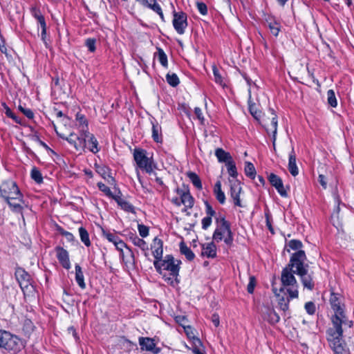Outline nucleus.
Segmentation results:
<instances>
[{"label":"nucleus","mask_w":354,"mask_h":354,"mask_svg":"<svg viewBox=\"0 0 354 354\" xmlns=\"http://www.w3.org/2000/svg\"><path fill=\"white\" fill-rule=\"evenodd\" d=\"M306 255L304 250H299L293 253L287 266L298 275L304 288L312 290L315 283L313 279V272H308L309 266L306 263Z\"/></svg>","instance_id":"obj_1"},{"label":"nucleus","mask_w":354,"mask_h":354,"mask_svg":"<svg viewBox=\"0 0 354 354\" xmlns=\"http://www.w3.org/2000/svg\"><path fill=\"white\" fill-rule=\"evenodd\" d=\"M342 326H332L327 331L328 340L335 354H349L348 349L342 339Z\"/></svg>","instance_id":"obj_2"},{"label":"nucleus","mask_w":354,"mask_h":354,"mask_svg":"<svg viewBox=\"0 0 354 354\" xmlns=\"http://www.w3.org/2000/svg\"><path fill=\"white\" fill-rule=\"evenodd\" d=\"M330 303L335 315L332 317L333 326L337 327V326H348L351 327L353 322L348 321L344 315V309L341 305L340 298L337 295L332 293L330 298Z\"/></svg>","instance_id":"obj_3"},{"label":"nucleus","mask_w":354,"mask_h":354,"mask_svg":"<svg viewBox=\"0 0 354 354\" xmlns=\"http://www.w3.org/2000/svg\"><path fill=\"white\" fill-rule=\"evenodd\" d=\"M218 225L213 234V239L219 242L223 239L227 245H231L233 242V233L230 224L224 217L216 218Z\"/></svg>","instance_id":"obj_4"},{"label":"nucleus","mask_w":354,"mask_h":354,"mask_svg":"<svg viewBox=\"0 0 354 354\" xmlns=\"http://www.w3.org/2000/svg\"><path fill=\"white\" fill-rule=\"evenodd\" d=\"M15 277L25 297H34L35 295V289L32 284L30 275L23 268H18L15 271Z\"/></svg>","instance_id":"obj_5"},{"label":"nucleus","mask_w":354,"mask_h":354,"mask_svg":"<svg viewBox=\"0 0 354 354\" xmlns=\"http://www.w3.org/2000/svg\"><path fill=\"white\" fill-rule=\"evenodd\" d=\"M180 261L175 260L171 255H167L164 259H160L159 261H154L153 265L160 274H162V271L167 270L170 274L178 275L180 270Z\"/></svg>","instance_id":"obj_6"},{"label":"nucleus","mask_w":354,"mask_h":354,"mask_svg":"<svg viewBox=\"0 0 354 354\" xmlns=\"http://www.w3.org/2000/svg\"><path fill=\"white\" fill-rule=\"evenodd\" d=\"M293 270L288 266H286L281 272V281L283 286H292L294 289H288V292L290 298L298 297V283L295 277L294 276Z\"/></svg>","instance_id":"obj_7"},{"label":"nucleus","mask_w":354,"mask_h":354,"mask_svg":"<svg viewBox=\"0 0 354 354\" xmlns=\"http://www.w3.org/2000/svg\"><path fill=\"white\" fill-rule=\"evenodd\" d=\"M1 196L6 200H15L21 201V194L13 181H6L0 186Z\"/></svg>","instance_id":"obj_8"},{"label":"nucleus","mask_w":354,"mask_h":354,"mask_svg":"<svg viewBox=\"0 0 354 354\" xmlns=\"http://www.w3.org/2000/svg\"><path fill=\"white\" fill-rule=\"evenodd\" d=\"M146 151L136 149L133 152L134 160L138 167L144 169L148 174H153L151 160L147 156Z\"/></svg>","instance_id":"obj_9"},{"label":"nucleus","mask_w":354,"mask_h":354,"mask_svg":"<svg viewBox=\"0 0 354 354\" xmlns=\"http://www.w3.org/2000/svg\"><path fill=\"white\" fill-rule=\"evenodd\" d=\"M173 26L176 31L183 35L187 26V15L183 12H174Z\"/></svg>","instance_id":"obj_10"},{"label":"nucleus","mask_w":354,"mask_h":354,"mask_svg":"<svg viewBox=\"0 0 354 354\" xmlns=\"http://www.w3.org/2000/svg\"><path fill=\"white\" fill-rule=\"evenodd\" d=\"M271 112L272 118H268V120H270V122L268 123L267 120H265L264 125L266 131L270 133H272V144L274 147H275V142L277 139V115L274 113V111L273 109L270 110Z\"/></svg>","instance_id":"obj_11"},{"label":"nucleus","mask_w":354,"mask_h":354,"mask_svg":"<svg viewBox=\"0 0 354 354\" xmlns=\"http://www.w3.org/2000/svg\"><path fill=\"white\" fill-rule=\"evenodd\" d=\"M24 347V342L18 337L10 334V338H8L4 348L9 351H12L13 353H17Z\"/></svg>","instance_id":"obj_12"},{"label":"nucleus","mask_w":354,"mask_h":354,"mask_svg":"<svg viewBox=\"0 0 354 354\" xmlns=\"http://www.w3.org/2000/svg\"><path fill=\"white\" fill-rule=\"evenodd\" d=\"M139 344L142 350L151 351L154 354H158L160 351V348L156 346L154 340L150 337H140Z\"/></svg>","instance_id":"obj_13"},{"label":"nucleus","mask_w":354,"mask_h":354,"mask_svg":"<svg viewBox=\"0 0 354 354\" xmlns=\"http://www.w3.org/2000/svg\"><path fill=\"white\" fill-rule=\"evenodd\" d=\"M230 195L234 200L235 205L242 207L240 200V193L241 192V187L240 183L238 180H230Z\"/></svg>","instance_id":"obj_14"},{"label":"nucleus","mask_w":354,"mask_h":354,"mask_svg":"<svg viewBox=\"0 0 354 354\" xmlns=\"http://www.w3.org/2000/svg\"><path fill=\"white\" fill-rule=\"evenodd\" d=\"M268 180H269L270 184L276 188V189L277 190L279 194L282 197L288 196L287 192L283 187L282 180L280 177H279L278 176H277L274 174H271L269 176Z\"/></svg>","instance_id":"obj_15"},{"label":"nucleus","mask_w":354,"mask_h":354,"mask_svg":"<svg viewBox=\"0 0 354 354\" xmlns=\"http://www.w3.org/2000/svg\"><path fill=\"white\" fill-rule=\"evenodd\" d=\"M163 243L161 239L156 237L153 240V243L151 245V250L152 254L155 258V261H159L162 257L163 254Z\"/></svg>","instance_id":"obj_16"},{"label":"nucleus","mask_w":354,"mask_h":354,"mask_svg":"<svg viewBox=\"0 0 354 354\" xmlns=\"http://www.w3.org/2000/svg\"><path fill=\"white\" fill-rule=\"evenodd\" d=\"M137 2L142 4L143 6L147 7L154 12H156L161 18L162 21H164V15L162 11V9L159 4L156 3V0H136Z\"/></svg>","instance_id":"obj_17"},{"label":"nucleus","mask_w":354,"mask_h":354,"mask_svg":"<svg viewBox=\"0 0 354 354\" xmlns=\"http://www.w3.org/2000/svg\"><path fill=\"white\" fill-rule=\"evenodd\" d=\"M89 133L87 129H85V127H83V128L80 130V136L76 138L77 142L75 143L76 150H84L86 147L88 138L85 136V134Z\"/></svg>","instance_id":"obj_18"},{"label":"nucleus","mask_w":354,"mask_h":354,"mask_svg":"<svg viewBox=\"0 0 354 354\" xmlns=\"http://www.w3.org/2000/svg\"><path fill=\"white\" fill-rule=\"evenodd\" d=\"M118 205L121 207L124 210L129 212H133L134 207L133 206L129 203L128 201L122 198V194L120 190L118 191L117 194H115L113 198Z\"/></svg>","instance_id":"obj_19"},{"label":"nucleus","mask_w":354,"mask_h":354,"mask_svg":"<svg viewBox=\"0 0 354 354\" xmlns=\"http://www.w3.org/2000/svg\"><path fill=\"white\" fill-rule=\"evenodd\" d=\"M57 257L62 266L66 269H69L71 267L68 252L62 248H57Z\"/></svg>","instance_id":"obj_20"},{"label":"nucleus","mask_w":354,"mask_h":354,"mask_svg":"<svg viewBox=\"0 0 354 354\" xmlns=\"http://www.w3.org/2000/svg\"><path fill=\"white\" fill-rule=\"evenodd\" d=\"M288 170L292 176H296L299 174V169L296 163V156L295 154L294 149H292L290 153L289 154L288 160Z\"/></svg>","instance_id":"obj_21"},{"label":"nucleus","mask_w":354,"mask_h":354,"mask_svg":"<svg viewBox=\"0 0 354 354\" xmlns=\"http://www.w3.org/2000/svg\"><path fill=\"white\" fill-rule=\"evenodd\" d=\"M202 255L208 258H214L216 256V247L213 242L203 245Z\"/></svg>","instance_id":"obj_22"},{"label":"nucleus","mask_w":354,"mask_h":354,"mask_svg":"<svg viewBox=\"0 0 354 354\" xmlns=\"http://www.w3.org/2000/svg\"><path fill=\"white\" fill-rule=\"evenodd\" d=\"M85 136L88 138L86 147L93 153H97L100 149L98 148V142L95 137L91 133H86Z\"/></svg>","instance_id":"obj_23"},{"label":"nucleus","mask_w":354,"mask_h":354,"mask_svg":"<svg viewBox=\"0 0 354 354\" xmlns=\"http://www.w3.org/2000/svg\"><path fill=\"white\" fill-rule=\"evenodd\" d=\"M177 192L181 197V202L185 207L192 208L194 205V198L191 196L189 192H185L179 189H177Z\"/></svg>","instance_id":"obj_24"},{"label":"nucleus","mask_w":354,"mask_h":354,"mask_svg":"<svg viewBox=\"0 0 354 354\" xmlns=\"http://www.w3.org/2000/svg\"><path fill=\"white\" fill-rule=\"evenodd\" d=\"M215 156H216L218 160L220 162H225L226 165L227 164V162L233 161L230 153L226 152L221 148H218L216 149Z\"/></svg>","instance_id":"obj_25"},{"label":"nucleus","mask_w":354,"mask_h":354,"mask_svg":"<svg viewBox=\"0 0 354 354\" xmlns=\"http://www.w3.org/2000/svg\"><path fill=\"white\" fill-rule=\"evenodd\" d=\"M263 318L270 324L279 322L280 317L278 314L272 308H267L266 311L263 313Z\"/></svg>","instance_id":"obj_26"},{"label":"nucleus","mask_w":354,"mask_h":354,"mask_svg":"<svg viewBox=\"0 0 354 354\" xmlns=\"http://www.w3.org/2000/svg\"><path fill=\"white\" fill-rule=\"evenodd\" d=\"M214 194L216 199L221 204H224L225 202V196L224 192L221 190V183L217 181L214 186Z\"/></svg>","instance_id":"obj_27"},{"label":"nucleus","mask_w":354,"mask_h":354,"mask_svg":"<svg viewBox=\"0 0 354 354\" xmlns=\"http://www.w3.org/2000/svg\"><path fill=\"white\" fill-rule=\"evenodd\" d=\"M152 138L156 142H162L161 127L156 122H152Z\"/></svg>","instance_id":"obj_28"},{"label":"nucleus","mask_w":354,"mask_h":354,"mask_svg":"<svg viewBox=\"0 0 354 354\" xmlns=\"http://www.w3.org/2000/svg\"><path fill=\"white\" fill-rule=\"evenodd\" d=\"M75 280L79 285V286L82 289H84L86 288V284L84 283V274L82 271V268L79 265H75Z\"/></svg>","instance_id":"obj_29"},{"label":"nucleus","mask_w":354,"mask_h":354,"mask_svg":"<svg viewBox=\"0 0 354 354\" xmlns=\"http://www.w3.org/2000/svg\"><path fill=\"white\" fill-rule=\"evenodd\" d=\"M180 253L185 256L187 260L192 261L194 259L195 255L194 252L191 250L189 248H188L186 244L181 241L180 243Z\"/></svg>","instance_id":"obj_30"},{"label":"nucleus","mask_w":354,"mask_h":354,"mask_svg":"<svg viewBox=\"0 0 354 354\" xmlns=\"http://www.w3.org/2000/svg\"><path fill=\"white\" fill-rule=\"evenodd\" d=\"M187 176L189 178L192 184L198 189H202V183L199 176L194 172L189 171L187 173Z\"/></svg>","instance_id":"obj_31"},{"label":"nucleus","mask_w":354,"mask_h":354,"mask_svg":"<svg viewBox=\"0 0 354 354\" xmlns=\"http://www.w3.org/2000/svg\"><path fill=\"white\" fill-rule=\"evenodd\" d=\"M130 239L135 245L139 247L142 250L146 251L148 250V245L147 243L136 235H133L130 237Z\"/></svg>","instance_id":"obj_32"},{"label":"nucleus","mask_w":354,"mask_h":354,"mask_svg":"<svg viewBox=\"0 0 354 354\" xmlns=\"http://www.w3.org/2000/svg\"><path fill=\"white\" fill-rule=\"evenodd\" d=\"M79 233L81 241L84 243V245L87 247L90 246L91 241L89 239L88 233L84 227H81L79 228Z\"/></svg>","instance_id":"obj_33"},{"label":"nucleus","mask_w":354,"mask_h":354,"mask_svg":"<svg viewBox=\"0 0 354 354\" xmlns=\"http://www.w3.org/2000/svg\"><path fill=\"white\" fill-rule=\"evenodd\" d=\"M245 174L247 176L254 179L256 176V169L252 163L245 162Z\"/></svg>","instance_id":"obj_34"},{"label":"nucleus","mask_w":354,"mask_h":354,"mask_svg":"<svg viewBox=\"0 0 354 354\" xmlns=\"http://www.w3.org/2000/svg\"><path fill=\"white\" fill-rule=\"evenodd\" d=\"M166 80L168 84L172 86H176L180 82L178 76L175 73H168L166 75Z\"/></svg>","instance_id":"obj_35"},{"label":"nucleus","mask_w":354,"mask_h":354,"mask_svg":"<svg viewBox=\"0 0 354 354\" xmlns=\"http://www.w3.org/2000/svg\"><path fill=\"white\" fill-rule=\"evenodd\" d=\"M226 166L227 168V172L229 175L234 178H236L238 176V173L236 171L235 162L234 161H230L227 162Z\"/></svg>","instance_id":"obj_36"},{"label":"nucleus","mask_w":354,"mask_h":354,"mask_svg":"<svg viewBox=\"0 0 354 354\" xmlns=\"http://www.w3.org/2000/svg\"><path fill=\"white\" fill-rule=\"evenodd\" d=\"M76 120L77 122L78 128L82 129L83 127H85V129L88 130V124L87 121L84 115L80 113H77L76 115Z\"/></svg>","instance_id":"obj_37"},{"label":"nucleus","mask_w":354,"mask_h":354,"mask_svg":"<svg viewBox=\"0 0 354 354\" xmlns=\"http://www.w3.org/2000/svg\"><path fill=\"white\" fill-rule=\"evenodd\" d=\"M249 111L251 115L256 119L257 120H259L261 118V111L258 110L257 106L254 104H251L249 102Z\"/></svg>","instance_id":"obj_38"},{"label":"nucleus","mask_w":354,"mask_h":354,"mask_svg":"<svg viewBox=\"0 0 354 354\" xmlns=\"http://www.w3.org/2000/svg\"><path fill=\"white\" fill-rule=\"evenodd\" d=\"M7 203H8L9 206L12 209L13 211L15 212H21V203L23 202V200L21 199V201H15V200H6Z\"/></svg>","instance_id":"obj_39"},{"label":"nucleus","mask_w":354,"mask_h":354,"mask_svg":"<svg viewBox=\"0 0 354 354\" xmlns=\"http://www.w3.org/2000/svg\"><path fill=\"white\" fill-rule=\"evenodd\" d=\"M327 98L328 104L333 106L336 107L337 102L335 97V92L333 90H328L327 92Z\"/></svg>","instance_id":"obj_40"},{"label":"nucleus","mask_w":354,"mask_h":354,"mask_svg":"<svg viewBox=\"0 0 354 354\" xmlns=\"http://www.w3.org/2000/svg\"><path fill=\"white\" fill-rule=\"evenodd\" d=\"M178 275L174 276V274H169V277H167L165 274H163L165 281H167L169 284H170L171 286H172L174 287L177 286L179 283V281L178 279Z\"/></svg>","instance_id":"obj_41"},{"label":"nucleus","mask_w":354,"mask_h":354,"mask_svg":"<svg viewBox=\"0 0 354 354\" xmlns=\"http://www.w3.org/2000/svg\"><path fill=\"white\" fill-rule=\"evenodd\" d=\"M158 58L160 63L165 67L167 66V57L163 50L158 48Z\"/></svg>","instance_id":"obj_42"},{"label":"nucleus","mask_w":354,"mask_h":354,"mask_svg":"<svg viewBox=\"0 0 354 354\" xmlns=\"http://www.w3.org/2000/svg\"><path fill=\"white\" fill-rule=\"evenodd\" d=\"M102 234L109 241L112 242L113 244L116 241H118V239H119V237L115 234L106 232L104 230H102Z\"/></svg>","instance_id":"obj_43"},{"label":"nucleus","mask_w":354,"mask_h":354,"mask_svg":"<svg viewBox=\"0 0 354 354\" xmlns=\"http://www.w3.org/2000/svg\"><path fill=\"white\" fill-rule=\"evenodd\" d=\"M10 333L6 331H0V347L5 348L6 344L10 338Z\"/></svg>","instance_id":"obj_44"},{"label":"nucleus","mask_w":354,"mask_h":354,"mask_svg":"<svg viewBox=\"0 0 354 354\" xmlns=\"http://www.w3.org/2000/svg\"><path fill=\"white\" fill-rule=\"evenodd\" d=\"M97 187L100 189V190L102 191V192H104L106 196L113 198V196L115 194H113L111 192V191L110 190V189L106 185H105L104 183H102L101 182L98 183Z\"/></svg>","instance_id":"obj_45"},{"label":"nucleus","mask_w":354,"mask_h":354,"mask_svg":"<svg viewBox=\"0 0 354 354\" xmlns=\"http://www.w3.org/2000/svg\"><path fill=\"white\" fill-rule=\"evenodd\" d=\"M31 177L34 179L37 183H40L42 182V176L41 172L34 167L31 171Z\"/></svg>","instance_id":"obj_46"},{"label":"nucleus","mask_w":354,"mask_h":354,"mask_svg":"<svg viewBox=\"0 0 354 354\" xmlns=\"http://www.w3.org/2000/svg\"><path fill=\"white\" fill-rule=\"evenodd\" d=\"M97 172L104 178L106 179L108 175L111 174L109 169L105 166L98 167L97 168Z\"/></svg>","instance_id":"obj_47"},{"label":"nucleus","mask_w":354,"mask_h":354,"mask_svg":"<svg viewBox=\"0 0 354 354\" xmlns=\"http://www.w3.org/2000/svg\"><path fill=\"white\" fill-rule=\"evenodd\" d=\"M213 74L214 77V80L216 83L222 85L223 84V78L221 75L219 73L218 69L216 66H213L212 67Z\"/></svg>","instance_id":"obj_48"},{"label":"nucleus","mask_w":354,"mask_h":354,"mask_svg":"<svg viewBox=\"0 0 354 354\" xmlns=\"http://www.w3.org/2000/svg\"><path fill=\"white\" fill-rule=\"evenodd\" d=\"M33 16L37 19L38 23L40 25H44L46 24L44 16L41 14L40 11L34 8L32 10Z\"/></svg>","instance_id":"obj_49"},{"label":"nucleus","mask_w":354,"mask_h":354,"mask_svg":"<svg viewBox=\"0 0 354 354\" xmlns=\"http://www.w3.org/2000/svg\"><path fill=\"white\" fill-rule=\"evenodd\" d=\"M288 302L289 299L288 298H285L283 297L279 298V306L280 308L283 311L286 310L288 308Z\"/></svg>","instance_id":"obj_50"},{"label":"nucleus","mask_w":354,"mask_h":354,"mask_svg":"<svg viewBox=\"0 0 354 354\" xmlns=\"http://www.w3.org/2000/svg\"><path fill=\"white\" fill-rule=\"evenodd\" d=\"M138 232L142 237H146L149 234V228L142 224H138Z\"/></svg>","instance_id":"obj_51"},{"label":"nucleus","mask_w":354,"mask_h":354,"mask_svg":"<svg viewBox=\"0 0 354 354\" xmlns=\"http://www.w3.org/2000/svg\"><path fill=\"white\" fill-rule=\"evenodd\" d=\"M6 114L8 117L12 118L17 123L21 124V120L10 110V109L6 106Z\"/></svg>","instance_id":"obj_52"},{"label":"nucleus","mask_w":354,"mask_h":354,"mask_svg":"<svg viewBox=\"0 0 354 354\" xmlns=\"http://www.w3.org/2000/svg\"><path fill=\"white\" fill-rule=\"evenodd\" d=\"M289 247L292 250H299L302 247V243L298 240H291L288 243Z\"/></svg>","instance_id":"obj_53"},{"label":"nucleus","mask_w":354,"mask_h":354,"mask_svg":"<svg viewBox=\"0 0 354 354\" xmlns=\"http://www.w3.org/2000/svg\"><path fill=\"white\" fill-rule=\"evenodd\" d=\"M86 46L88 48L91 52H94L95 50V39L88 38L86 40Z\"/></svg>","instance_id":"obj_54"},{"label":"nucleus","mask_w":354,"mask_h":354,"mask_svg":"<svg viewBox=\"0 0 354 354\" xmlns=\"http://www.w3.org/2000/svg\"><path fill=\"white\" fill-rule=\"evenodd\" d=\"M256 286V280L254 277H250V281L247 286V290L249 293H252L254 292V287Z\"/></svg>","instance_id":"obj_55"},{"label":"nucleus","mask_w":354,"mask_h":354,"mask_svg":"<svg viewBox=\"0 0 354 354\" xmlns=\"http://www.w3.org/2000/svg\"><path fill=\"white\" fill-rule=\"evenodd\" d=\"M196 6H197V8H198L199 12L201 15H207V6L204 3L197 2Z\"/></svg>","instance_id":"obj_56"},{"label":"nucleus","mask_w":354,"mask_h":354,"mask_svg":"<svg viewBox=\"0 0 354 354\" xmlns=\"http://www.w3.org/2000/svg\"><path fill=\"white\" fill-rule=\"evenodd\" d=\"M305 309H306V310L307 311V313L308 314L313 315L315 313V306L311 301L307 302L305 304Z\"/></svg>","instance_id":"obj_57"},{"label":"nucleus","mask_w":354,"mask_h":354,"mask_svg":"<svg viewBox=\"0 0 354 354\" xmlns=\"http://www.w3.org/2000/svg\"><path fill=\"white\" fill-rule=\"evenodd\" d=\"M212 223V218L210 216H206L202 219V227L204 230L207 229Z\"/></svg>","instance_id":"obj_58"},{"label":"nucleus","mask_w":354,"mask_h":354,"mask_svg":"<svg viewBox=\"0 0 354 354\" xmlns=\"http://www.w3.org/2000/svg\"><path fill=\"white\" fill-rule=\"evenodd\" d=\"M194 113H195L197 118L198 119V120L201 122V123L203 124L205 119L203 115L201 109L198 107H196L194 109Z\"/></svg>","instance_id":"obj_59"},{"label":"nucleus","mask_w":354,"mask_h":354,"mask_svg":"<svg viewBox=\"0 0 354 354\" xmlns=\"http://www.w3.org/2000/svg\"><path fill=\"white\" fill-rule=\"evenodd\" d=\"M194 348H193V353L194 354H203L198 348V345H201V342L198 338L194 339Z\"/></svg>","instance_id":"obj_60"},{"label":"nucleus","mask_w":354,"mask_h":354,"mask_svg":"<svg viewBox=\"0 0 354 354\" xmlns=\"http://www.w3.org/2000/svg\"><path fill=\"white\" fill-rule=\"evenodd\" d=\"M205 207H206V213L207 216H213L215 214V211L213 209L212 206L209 204V203L205 202Z\"/></svg>","instance_id":"obj_61"},{"label":"nucleus","mask_w":354,"mask_h":354,"mask_svg":"<svg viewBox=\"0 0 354 354\" xmlns=\"http://www.w3.org/2000/svg\"><path fill=\"white\" fill-rule=\"evenodd\" d=\"M55 115L57 118H62L64 124H66L69 120L68 118L65 116L61 111H55Z\"/></svg>","instance_id":"obj_62"},{"label":"nucleus","mask_w":354,"mask_h":354,"mask_svg":"<svg viewBox=\"0 0 354 354\" xmlns=\"http://www.w3.org/2000/svg\"><path fill=\"white\" fill-rule=\"evenodd\" d=\"M41 28V40L44 41L45 44H46V25H40Z\"/></svg>","instance_id":"obj_63"},{"label":"nucleus","mask_w":354,"mask_h":354,"mask_svg":"<svg viewBox=\"0 0 354 354\" xmlns=\"http://www.w3.org/2000/svg\"><path fill=\"white\" fill-rule=\"evenodd\" d=\"M19 109L24 113V114L29 119L33 118L34 114L30 109H24L21 106H19Z\"/></svg>","instance_id":"obj_64"}]
</instances>
